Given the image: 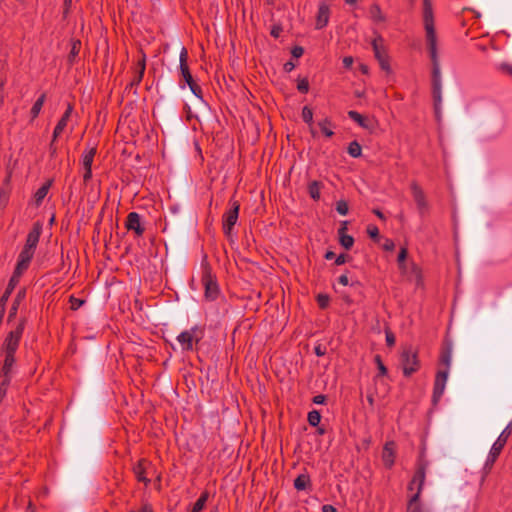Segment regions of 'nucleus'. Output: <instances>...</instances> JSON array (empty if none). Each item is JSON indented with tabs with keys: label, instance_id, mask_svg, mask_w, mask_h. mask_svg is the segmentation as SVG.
<instances>
[{
	"label": "nucleus",
	"instance_id": "7ed1b4c3",
	"mask_svg": "<svg viewBox=\"0 0 512 512\" xmlns=\"http://www.w3.org/2000/svg\"><path fill=\"white\" fill-rule=\"evenodd\" d=\"M401 366L406 377L411 376L420 368L418 354L412 347L403 349L401 353Z\"/></svg>",
	"mask_w": 512,
	"mask_h": 512
},
{
	"label": "nucleus",
	"instance_id": "cd10ccee",
	"mask_svg": "<svg viewBox=\"0 0 512 512\" xmlns=\"http://www.w3.org/2000/svg\"><path fill=\"white\" fill-rule=\"evenodd\" d=\"M309 483V476L301 474L294 480V487L299 491L305 490L308 487Z\"/></svg>",
	"mask_w": 512,
	"mask_h": 512
},
{
	"label": "nucleus",
	"instance_id": "c85d7f7f",
	"mask_svg": "<svg viewBox=\"0 0 512 512\" xmlns=\"http://www.w3.org/2000/svg\"><path fill=\"white\" fill-rule=\"evenodd\" d=\"M45 102V94H42L34 103V105L31 108V116L32 119H35L38 117L43 105Z\"/></svg>",
	"mask_w": 512,
	"mask_h": 512
},
{
	"label": "nucleus",
	"instance_id": "1a4fd4ad",
	"mask_svg": "<svg viewBox=\"0 0 512 512\" xmlns=\"http://www.w3.org/2000/svg\"><path fill=\"white\" fill-rule=\"evenodd\" d=\"M432 86H433V99H434V108L435 113L438 115L441 108V102H442V94H441V70L432 69Z\"/></svg>",
	"mask_w": 512,
	"mask_h": 512
},
{
	"label": "nucleus",
	"instance_id": "6ab92c4d",
	"mask_svg": "<svg viewBox=\"0 0 512 512\" xmlns=\"http://www.w3.org/2000/svg\"><path fill=\"white\" fill-rule=\"evenodd\" d=\"M150 463L142 459L133 468L134 474L139 482H143L145 485L150 483V480L146 477L147 468Z\"/></svg>",
	"mask_w": 512,
	"mask_h": 512
},
{
	"label": "nucleus",
	"instance_id": "423d86ee",
	"mask_svg": "<svg viewBox=\"0 0 512 512\" xmlns=\"http://www.w3.org/2000/svg\"><path fill=\"white\" fill-rule=\"evenodd\" d=\"M231 208L223 216V230L226 235H230L232 228L236 224L239 215L240 204L238 201H231Z\"/></svg>",
	"mask_w": 512,
	"mask_h": 512
},
{
	"label": "nucleus",
	"instance_id": "a18cd8bd",
	"mask_svg": "<svg viewBox=\"0 0 512 512\" xmlns=\"http://www.w3.org/2000/svg\"><path fill=\"white\" fill-rule=\"evenodd\" d=\"M512 433V422H510L505 429L500 433V435L508 440Z\"/></svg>",
	"mask_w": 512,
	"mask_h": 512
},
{
	"label": "nucleus",
	"instance_id": "774afa93",
	"mask_svg": "<svg viewBox=\"0 0 512 512\" xmlns=\"http://www.w3.org/2000/svg\"><path fill=\"white\" fill-rule=\"evenodd\" d=\"M374 214H375L378 218H380V219H384V215H383V213H382L381 211H379V210H374Z\"/></svg>",
	"mask_w": 512,
	"mask_h": 512
},
{
	"label": "nucleus",
	"instance_id": "5fc2aeb1",
	"mask_svg": "<svg viewBox=\"0 0 512 512\" xmlns=\"http://www.w3.org/2000/svg\"><path fill=\"white\" fill-rule=\"evenodd\" d=\"M326 398L324 395H317L313 398V402L315 404H323L325 402Z\"/></svg>",
	"mask_w": 512,
	"mask_h": 512
},
{
	"label": "nucleus",
	"instance_id": "4468645a",
	"mask_svg": "<svg viewBox=\"0 0 512 512\" xmlns=\"http://www.w3.org/2000/svg\"><path fill=\"white\" fill-rule=\"evenodd\" d=\"M330 18V7L325 1H321L318 6L316 16V29H323L328 25Z\"/></svg>",
	"mask_w": 512,
	"mask_h": 512
},
{
	"label": "nucleus",
	"instance_id": "680f3d73",
	"mask_svg": "<svg viewBox=\"0 0 512 512\" xmlns=\"http://www.w3.org/2000/svg\"><path fill=\"white\" fill-rule=\"evenodd\" d=\"M193 94L200 97L201 94V88L196 84V88H190Z\"/></svg>",
	"mask_w": 512,
	"mask_h": 512
},
{
	"label": "nucleus",
	"instance_id": "412c9836",
	"mask_svg": "<svg viewBox=\"0 0 512 512\" xmlns=\"http://www.w3.org/2000/svg\"><path fill=\"white\" fill-rule=\"evenodd\" d=\"M346 230H347V222H343L341 228L338 230V234H339V241H340V244L345 248V249H350L353 244H354V239L352 236L346 234Z\"/></svg>",
	"mask_w": 512,
	"mask_h": 512
},
{
	"label": "nucleus",
	"instance_id": "ddd939ff",
	"mask_svg": "<svg viewBox=\"0 0 512 512\" xmlns=\"http://www.w3.org/2000/svg\"><path fill=\"white\" fill-rule=\"evenodd\" d=\"M125 226L129 231H133L139 237L144 233L140 215L136 212H130L128 214Z\"/></svg>",
	"mask_w": 512,
	"mask_h": 512
},
{
	"label": "nucleus",
	"instance_id": "338daca9",
	"mask_svg": "<svg viewBox=\"0 0 512 512\" xmlns=\"http://www.w3.org/2000/svg\"><path fill=\"white\" fill-rule=\"evenodd\" d=\"M293 68L294 65L291 62L285 64L286 71H291Z\"/></svg>",
	"mask_w": 512,
	"mask_h": 512
},
{
	"label": "nucleus",
	"instance_id": "f03ea898",
	"mask_svg": "<svg viewBox=\"0 0 512 512\" xmlns=\"http://www.w3.org/2000/svg\"><path fill=\"white\" fill-rule=\"evenodd\" d=\"M423 23L426 43L432 62V69L437 71V69H440V61L438 56V37L435 30L431 0H423Z\"/></svg>",
	"mask_w": 512,
	"mask_h": 512
},
{
	"label": "nucleus",
	"instance_id": "052dcab7",
	"mask_svg": "<svg viewBox=\"0 0 512 512\" xmlns=\"http://www.w3.org/2000/svg\"><path fill=\"white\" fill-rule=\"evenodd\" d=\"M384 248L386 250H392L394 248V243L393 241L391 240H388L385 244H384Z\"/></svg>",
	"mask_w": 512,
	"mask_h": 512
},
{
	"label": "nucleus",
	"instance_id": "6e6552de",
	"mask_svg": "<svg viewBox=\"0 0 512 512\" xmlns=\"http://www.w3.org/2000/svg\"><path fill=\"white\" fill-rule=\"evenodd\" d=\"M410 189L419 214H425L429 209V204L423 189L416 182L411 183Z\"/></svg>",
	"mask_w": 512,
	"mask_h": 512
},
{
	"label": "nucleus",
	"instance_id": "0eeeda50",
	"mask_svg": "<svg viewBox=\"0 0 512 512\" xmlns=\"http://www.w3.org/2000/svg\"><path fill=\"white\" fill-rule=\"evenodd\" d=\"M96 147H88L84 150L81 157V164L84 169L83 180L87 183L92 178V164L96 155Z\"/></svg>",
	"mask_w": 512,
	"mask_h": 512
},
{
	"label": "nucleus",
	"instance_id": "e2e57ef3",
	"mask_svg": "<svg viewBox=\"0 0 512 512\" xmlns=\"http://www.w3.org/2000/svg\"><path fill=\"white\" fill-rule=\"evenodd\" d=\"M130 512H152V509L149 506H143L139 511L132 510Z\"/></svg>",
	"mask_w": 512,
	"mask_h": 512
},
{
	"label": "nucleus",
	"instance_id": "2f4dec72",
	"mask_svg": "<svg viewBox=\"0 0 512 512\" xmlns=\"http://www.w3.org/2000/svg\"><path fill=\"white\" fill-rule=\"evenodd\" d=\"M308 190H309V194H310L311 198H313L314 200H318L320 198V190L321 189H320L319 182L313 181L312 183H310Z\"/></svg>",
	"mask_w": 512,
	"mask_h": 512
},
{
	"label": "nucleus",
	"instance_id": "69168bd1",
	"mask_svg": "<svg viewBox=\"0 0 512 512\" xmlns=\"http://www.w3.org/2000/svg\"><path fill=\"white\" fill-rule=\"evenodd\" d=\"M335 256V254L331 251H328L326 254H325V258L330 260V259H333Z\"/></svg>",
	"mask_w": 512,
	"mask_h": 512
},
{
	"label": "nucleus",
	"instance_id": "864d4df0",
	"mask_svg": "<svg viewBox=\"0 0 512 512\" xmlns=\"http://www.w3.org/2000/svg\"><path fill=\"white\" fill-rule=\"evenodd\" d=\"M494 443H496L498 446H501L502 448H504V446L507 443V439L502 437L501 435H499V437L497 438V440Z\"/></svg>",
	"mask_w": 512,
	"mask_h": 512
},
{
	"label": "nucleus",
	"instance_id": "aec40b11",
	"mask_svg": "<svg viewBox=\"0 0 512 512\" xmlns=\"http://www.w3.org/2000/svg\"><path fill=\"white\" fill-rule=\"evenodd\" d=\"M4 356L2 373L5 377L4 381L6 384H9L10 381V373L12 371V367L15 363L14 354H2Z\"/></svg>",
	"mask_w": 512,
	"mask_h": 512
},
{
	"label": "nucleus",
	"instance_id": "f257e3e1",
	"mask_svg": "<svg viewBox=\"0 0 512 512\" xmlns=\"http://www.w3.org/2000/svg\"><path fill=\"white\" fill-rule=\"evenodd\" d=\"M428 466L429 462L425 458L424 452H421L417 460L416 470L407 487L408 491L410 492L407 512H428L420 503Z\"/></svg>",
	"mask_w": 512,
	"mask_h": 512
},
{
	"label": "nucleus",
	"instance_id": "c756f323",
	"mask_svg": "<svg viewBox=\"0 0 512 512\" xmlns=\"http://www.w3.org/2000/svg\"><path fill=\"white\" fill-rule=\"evenodd\" d=\"M377 61L383 71H385L387 74L392 73V68L390 65V58H389L388 54L382 55V57H379L377 59Z\"/></svg>",
	"mask_w": 512,
	"mask_h": 512
},
{
	"label": "nucleus",
	"instance_id": "f3484780",
	"mask_svg": "<svg viewBox=\"0 0 512 512\" xmlns=\"http://www.w3.org/2000/svg\"><path fill=\"white\" fill-rule=\"evenodd\" d=\"M72 111H73V107L69 104L67 109H66V111H65V113L63 114L61 119L58 121V123H57V125H56V127L54 129L51 147H53L54 141L61 135V133L66 128L67 123H68V121L70 119V116L72 114ZM51 149H52V153H54L55 149L54 148H51Z\"/></svg>",
	"mask_w": 512,
	"mask_h": 512
},
{
	"label": "nucleus",
	"instance_id": "bb28decb",
	"mask_svg": "<svg viewBox=\"0 0 512 512\" xmlns=\"http://www.w3.org/2000/svg\"><path fill=\"white\" fill-rule=\"evenodd\" d=\"M51 183L47 182L43 184L35 193L34 199L37 205H39L48 194Z\"/></svg>",
	"mask_w": 512,
	"mask_h": 512
},
{
	"label": "nucleus",
	"instance_id": "f704fd0d",
	"mask_svg": "<svg viewBox=\"0 0 512 512\" xmlns=\"http://www.w3.org/2000/svg\"><path fill=\"white\" fill-rule=\"evenodd\" d=\"M321 415L318 411L313 410L308 414V422L311 426H317L320 423Z\"/></svg>",
	"mask_w": 512,
	"mask_h": 512
},
{
	"label": "nucleus",
	"instance_id": "6e6d98bb",
	"mask_svg": "<svg viewBox=\"0 0 512 512\" xmlns=\"http://www.w3.org/2000/svg\"><path fill=\"white\" fill-rule=\"evenodd\" d=\"M338 282L343 286H347L349 284V279L347 275H341L338 279Z\"/></svg>",
	"mask_w": 512,
	"mask_h": 512
},
{
	"label": "nucleus",
	"instance_id": "c9c22d12",
	"mask_svg": "<svg viewBox=\"0 0 512 512\" xmlns=\"http://www.w3.org/2000/svg\"><path fill=\"white\" fill-rule=\"evenodd\" d=\"M206 501H207V494L201 495L200 498L195 502L191 512H200L203 509Z\"/></svg>",
	"mask_w": 512,
	"mask_h": 512
},
{
	"label": "nucleus",
	"instance_id": "a211bd4d",
	"mask_svg": "<svg viewBox=\"0 0 512 512\" xmlns=\"http://www.w3.org/2000/svg\"><path fill=\"white\" fill-rule=\"evenodd\" d=\"M404 274L407 275L408 279L415 283L416 286H422L423 284V278H422V272L421 269L415 265L410 264L409 266H406L405 271H402Z\"/></svg>",
	"mask_w": 512,
	"mask_h": 512
},
{
	"label": "nucleus",
	"instance_id": "9b49d317",
	"mask_svg": "<svg viewBox=\"0 0 512 512\" xmlns=\"http://www.w3.org/2000/svg\"><path fill=\"white\" fill-rule=\"evenodd\" d=\"M187 59H188L187 50L185 48H182V50L180 52V56H179L181 74H182L185 82L189 86V88H196V83L194 82L192 75L189 71Z\"/></svg>",
	"mask_w": 512,
	"mask_h": 512
},
{
	"label": "nucleus",
	"instance_id": "4c0bfd02",
	"mask_svg": "<svg viewBox=\"0 0 512 512\" xmlns=\"http://www.w3.org/2000/svg\"><path fill=\"white\" fill-rule=\"evenodd\" d=\"M497 69L503 74L509 75L512 77V64L508 62H502L498 64Z\"/></svg>",
	"mask_w": 512,
	"mask_h": 512
},
{
	"label": "nucleus",
	"instance_id": "5701e85b",
	"mask_svg": "<svg viewBox=\"0 0 512 512\" xmlns=\"http://www.w3.org/2000/svg\"><path fill=\"white\" fill-rule=\"evenodd\" d=\"M372 48L376 59L382 57V55L388 54L386 48L383 45V39L380 36L376 37L372 41Z\"/></svg>",
	"mask_w": 512,
	"mask_h": 512
},
{
	"label": "nucleus",
	"instance_id": "b1692460",
	"mask_svg": "<svg viewBox=\"0 0 512 512\" xmlns=\"http://www.w3.org/2000/svg\"><path fill=\"white\" fill-rule=\"evenodd\" d=\"M370 17L375 23H383L386 20L381 8L377 4H373L369 10Z\"/></svg>",
	"mask_w": 512,
	"mask_h": 512
},
{
	"label": "nucleus",
	"instance_id": "4be33fe9",
	"mask_svg": "<svg viewBox=\"0 0 512 512\" xmlns=\"http://www.w3.org/2000/svg\"><path fill=\"white\" fill-rule=\"evenodd\" d=\"M502 449L503 448L501 446H498L496 443H493V445L490 449V452L488 454V457H487V460L485 463V467H488L490 469L493 466V464L497 460L498 456L500 455Z\"/></svg>",
	"mask_w": 512,
	"mask_h": 512
},
{
	"label": "nucleus",
	"instance_id": "ea45409f",
	"mask_svg": "<svg viewBox=\"0 0 512 512\" xmlns=\"http://www.w3.org/2000/svg\"><path fill=\"white\" fill-rule=\"evenodd\" d=\"M297 89L302 93H307L309 90V82L306 78L298 80Z\"/></svg>",
	"mask_w": 512,
	"mask_h": 512
},
{
	"label": "nucleus",
	"instance_id": "473e14b6",
	"mask_svg": "<svg viewBox=\"0 0 512 512\" xmlns=\"http://www.w3.org/2000/svg\"><path fill=\"white\" fill-rule=\"evenodd\" d=\"M348 153L354 158L361 156L362 148L360 144L356 141L351 142L348 147Z\"/></svg>",
	"mask_w": 512,
	"mask_h": 512
},
{
	"label": "nucleus",
	"instance_id": "f8f14e48",
	"mask_svg": "<svg viewBox=\"0 0 512 512\" xmlns=\"http://www.w3.org/2000/svg\"><path fill=\"white\" fill-rule=\"evenodd\" d=\"M396 444L394 441L386 442L382 450V461L386 468L390 469L395 463Z\"/></svg>",
	"mask_w": 512,
	"mask_h": 512
},
{
	"label": "nucleus",
	"instance_id": "13d9d810",
	"mask_svg": "<svg viewBox=\"0 0 512 512\" xmlns=\"http://www.w3.org/2000/svg\"><path fill=\"white\" fill-rule=\"evenodd\" d=\"M315 354L317 356H323L325 354V349L321 345H318L315 347Z\"/></svg>",
	"mask_w": 512,
	"mask_h": 512
},
{
	"label": "nucleus",
	"instance_id": "393cba45",
	"mask_svg": "<svg viewBox=\"0 0 512 512\" xmlns=\"http://www.w3.org/2000/svg\"><path fill=\"white\" fill-rule=\"evenodd\" d=\"M348 116L353 121H355L357 124H359L361 127L365 128V129L370 128L369 121L364 116H362L360 113L351 110L348 112Z\"/></svg>",
	"mask_w": 512,
	"mask_h": 512
},
{
	"label": "nucleus",
	"instance_id": "39448f33",
	"mask_svg": "<svg viewBox=\"0 0 512 512\" xmlns=\"http://www.w3.org/2000/svg\"><path fill=\"white\" fill-rule=\"evenodd\" d=\"M201 338V331L197 328L183 331L177 337V340L183 350H191L194 342H198Z\"/></svg>",
	"mask_w": 512,
	"mask_h": 512
},
{
	"label": "nucleus",
	"instance_id": "09e8293b",
	"mask_svg": "<svg viewBox=\"0 0 512 512\" xmlns=\"http://www.w3.org/2000/svg\"><path fill=\"white\" fill-rule=\"evenodd\" d=\"M329 298L326 295H319L318 296V303L320 307L325 308L328 305Z\"/></svg>",
	"mask_w": 512,
	"mask_h": 512
},
{
	"label": "nucleus",
	"instance_id": "79ce46f5",
	"mask_svg": "<svg viewBox=\"0 0 512 512\" xmlns=\"http://www.w3.org/2000/svg\"><path fill=\"white\" fill-rule=\"evenodd\" d=\"M451 352L450 351H446L442 354L441 356V362L446 366V369L448 372H449V367H450V364H451Z\"/></svg>",
	"mask_w": 512,
	"mask_h": 512
},
{
	"label": "nucleus",
	"instance_id": "de8ad7c7",
	"mask_svg": "<svg viewBox=\"0 0 512 512\" xmlns=\"http://www.w3.org/2000/svg\"><path fill=\"white\" fill-rule=\"evenodd\" d=\"M395 336L391 331H386V342L388 346H393L395 344Z\"/></svg>",
	"mask_w": 512,
	"mask_h": 512
},
{
	"label": "nucleus",
	"instance_id": "bf43d9fd",
	"mask_svg": "<svg viewBox=\"0 0 512 512\" xmlns=\"http://www.w3.org/2000/svg\"><path fill=\"white\" fill-rule=\"evenodd\" d=\"M345 261H346V256H345L344 254H341V255H339V256L336 258L335 263H336L337 265H342V264H344V263H345Z\"/></svg>",
	"mask_w": 512,
	"mask_h": 512
},
{
	"label": "nucleus",
	"instance_id": "4d7b16f0",
	"mask_svg": "<svg viewBox=\"0 0 512 512\" xmlns=\"http://www.w3.org/2000/svg\"><path fill=\"white\" fill-rule=\"evenodd\" d=\"M322 512H337L336 508L332 505H324L322 507Z\"/></svg>",
	"mask_w": 512,
	"mask_h": 512
},
{
	"label": "nucleus",
	"instance_id": "49530a36",
	"mask_svg": "<svg viewBox=\"0 0 512 512\" xmlns=\"http://www.w3.org/2000/svg\"><path fill=\"white\" fill-rule=\"evenodd\" d=\"M138 65H139V76H138L137 81L140 82L143 77L144 71H145V59L142 58L139 61Z\"/></svg>",
	"mask_w": 512,
	"mask_h": 512
},
{
	"label": "nucleus",
	"instance_id": "72a5a7b5",
	"mask_svg": "<svg viewBox=\"0 0 512 512\" xmlns=\"http://www.w3.org/2000/svg\"><path fill=\"white\" fill-rule=\"evenodd\" d=\"M302 119L304 120V122L309 124L310 127L312 128L313 111H312V109L310 107H308V106H304L303 107V109H302Z\"/></svg>",
	"mask_w": 512,
	"mask_h": 512
},
{
	"label": "nucleus",
	"instance_id": "58836bf2",
	"mask_svg": "<svg viewBox=\"0 0 512 512\" xmlns=\"http://www.w3.org/2000/svg\"><path fill=\"white\" fill-rule=\"evenodd\" d=\"M336 210L341 215H346L348 213V204L344 200H339L336 203Z\"/></svg>",
	"mask_w": 512,
	"mask_h": 512
},
{
	"label": "nucleus",
	"instance_id": "8fccbe9b",
	"mask_svg": "<svg viewBox=\"0 0 512 512\" xmlns=\"http://www.w3.org/2000/svg\"><path fill=\"white\" fill-rule=\"evenodd\" d=\"M303 52H304L303 48H302V47L297 46V47H294V48H293V50H292V55H293L294 57H296V58H299V57H301V56L303 55Z\"/></svg>",
	"mask_w": 512,
	"mask_h": 512
},
{
	"label": "nucleus",
	"instance_id": "7c9ffc66",
	"mask_svg": "<svg viewBox=\"0 0 512 512\" xmlns=\"http://www.w3.org/2000/svg\"><path fill=\"white\" fill-rule=\"evenodd\" d=\"M319 127L322 131V133L327 136V137H331L333 136L334 132L332 130V124H331V121L329 119H324L323 121H320L319 122Z\"/></svg>",
	"mask_w": 512,
	"mask_h": 512
},
{
	"label": "nucleus",
	"instance_id": "3c124183",
	"mask_svg": "<svg viewBox=\"0 0 512 512\" xmlns=\"http://www.w3.org/2000/svg\"><path fill=\"white\" fill-rule=\"evenodd\" d=\"M353 58L351 56H346L343 58V65L345 68H350L353 65Z\"/></svg>",
	"mask_w": 512,
	"mask_h": 512
},
{
	"label": "nucleus",
	"instance_id": "37998d69",
	"mask_svg": "<svg viewBox=\"0 0 512 512\" xmlns=\"http://www.w3.org/2000/svg\"><path fill=\"white\" fill-rule=\"evenodd\" d=\"M375 361L377 363L380 374L385 375L387 373V369H386L385 365L383 364V362L381 361L380 356H376Z\"/></svg>",
	"mask_w": 512,
	"mask_h": 512
},
{
	"label": "nucleus",
	"instance_id": "c03bdc74",
	"mask_svg": "<svg viewBox=\"0 0 512 512\" xmlns=\"http://www.w3.org/2000/svg\"><path fill=\"white\" fill-rule=\"evenodd\" d=\"M367 233L371 238H377L379 235V230L376 226L370 225L367 228Z\"/></svg>",
	"mask_w": 512,
	"mask_h": 512
},
{
	"label": "nucleus",
	"instance_id": "9d476101",
	"mask_svg": "<svg viewBox=\"0 0 512 512\" xmlns=\"http://www.w3.org/2000/svg\"><path fill=\"white\" fill-rule=\"evenodd\" d=\"M448 379V371L440 370L436 374L434 390H433V399L434 402H437L444 393L446 382Z\"/></svg>",
	"mask_w": 512,
	"mask_h": 512
},
{
	"label": "nucleus",
	"instance_id": "603ef678",
	"mask_svg": "<svg viewBox=\"0 0 512 512\" xmlns=\"http://www.w3.org/2000/svg\"><path fill=\"white\" fill-rule=\"evenodd\" d=\"M71 303H72V309H77L83 304V301L76 299L74 297H71Z\"/></svg>",
	"mask_w": 512,
	"mask_h": 512
},
{
	"label": "nucleus",
	"instance_id": "e433bc0d",
	"mask_svg": "<svg viewBox=\"0 0 512 512\" xmlns=\"http://www.w3.org/2000/svg\"><path fill=\"white\" fill-rule=\"evenodd\" d=\"M407 257V249L401 248L399 255H398V264L401 271H405L406 266H408L405 263V259Z\"/></svg>",
	"mask_w": 512,
	"mask_h": 512
},
{
	"label": "nucleus",
	"instance_id": "2eb2a0df",
	"mask_svg": "<svg viewBox=\"0 0 512 512\" xmlns=\"http://www.w3.org/2000/svg\"><path fill=\"white\" fill-rule=\"evenodd\" d=\"M34 253V251L24 248L21 250L15 267L17 269V275H22L28 269Z\"/></svg>",
	"mask_w": 512,
	"mask_h": 512
},
{
	"label": "nucleus",
	"instance_id": "a19ab883",
	"mask_svg": "<svg viewBox=\"0 0 512 512\" xmlns=\"http://www.w3.org/2000/svg\"><path fill=\"white\" fill-rule=\"evenodd\" d=\"M22 275H17V269L15 268L14 270V273L9 281V285H8V293L10 292V290H12L15 285L19 282V279Z\"/></svg>",
	"mask_w": 512,
	"mask_h": 512
},
{
	"label": "nucleus",
	"instance_id": "dca6fc26",
	"mask_svg": "<svg viewBox=\"0 0 512 512\" xmlns=\"http://www.w3.org/2000/svg\"><path fill=\"white\" fill-rule=\"evenodd\" d=\"M41 231L42 226L39 223H35L32 230L27 235L26 242L23 248L35 252L39 242Z\"/></svg>",
	"mask_w": 512,
	"mask_h": 512
},
{
	"label": "nucleus",
	"instance_id": "a878e982",
	"mask_svg": "<svg viewBox=\"0 0 512 512\" xmlns=\"http://www.w3.org/2000/svg\"><path fill=\"white\" fill-rule=\"evenodd\" d=\"M218 294L217 284L212 281L205 283V296L207 299L214 300Z\"/></svg>",
	"mask_w": 512,
	"mask_h": 512
},
{
	"label": "nucleus",
	"instance_id": "0e129e2a",
	"mask_svg": "<svg viewBox=\"0 0 512 512\" xmlns=\"http://www.w3.org/2000/svg\"><path fill=\"white\" fill-rule=\"evenodd\" d=\"M78 44H79V43H76V42H75V43H73L72 50H71V54H72L73 56H74V55H76V54L78 53V47H77V45H78Z\"/></svg>",
	"mask_w": 512,
	"mask_h": 512
},
{
	"label": "nucleus",
	"instance_id": "20e7f679",
	"mask_svg": "<svg viewBox=\"0 0 512 512\" xmlns=\"http://www.w3.org/2000/svg\"><path fill=\"white\" fill-rule=\"evenodd\" d=\"M24 330V323H19L14 330H12L4 340L2 345V354H15L19 347Z\"/></svg>",
	"mask_w": 512,
	"mask_h": 512
}]
</instances>
